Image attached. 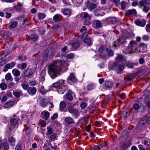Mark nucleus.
I'll list each match as a JSON object with an SVG mask.
<instances>
[{"label": "nucleus", "instance_id": "obj_11", "mask_svg": "<svg viewBox=\"0 0 150 150\" xmlns=\"http://www.w3.org/2000/svg\"><path fill=\"white\" fill-rule=\"evenodd\" d=\"M117 67V69H116L115 71H116L117 73L119 74H121L123 71L124 69V66L121 64H119L118 63Z\"/></svg>", "mask_w": 150, "mask_h": 150}, {"label": "nucleus", "instance_id": "obj_15", "mask_svg": "<svg viewBox=\"0 0 150 150\" xmlns=\"http://www.w3.org/2000/svg\"><path fill=\"white\" fill-rule=\"evenodd\" d=\"M38 37L37 35L35 34H31L28 37L26 40H32L33 42L36 41L38 40Z\"/></svg>", "mask_w": 150, "mask_h": 150}, {"label": "nucleus", "instance_id": "obj_25", "mask_svg": "<svg viewBox=\"0 0 150 150\" xmlns=\"http://www.w3.org/2000/svg\"><path fill=\"white\" fill-rule=\"evenodd\" d=\"M12 72L13 75L16 77L19 76L20 75L21 73L19 70L16 69H13L12 70Z\"/></svg>", "mask_w": 150, "mask_h": 150}, {"label": "nucleus", "instance_id": "obj_57", "mask_svg": "<svg viewBox=\"0 0 150 150\" xmlns=\"http://www.w3.org/2000/svg\"><path fill=\"white\" fill-rule=\"evenodd\" d=\"M58 115L57 113H54L53 116L51 117L52 120H54L56 119L58 117Z\"/></svg>", "mask_w": 150, "mask_h": 150}, {"label": "nucleus", "instance_id": "obj_59", "mask_svg": "<svg viewBox=\"0 0 150 150\" xmlns=\"http://www.w3.org/2000/svg\"><path fill=\"white\" fill-rule=\"evenodd\" d=\"M3 37L5 40H7L9 36L7 33H5L3 35Z\"/></svg>", "mask_w": 150, "mask_h": 150}, {"label": "nucleus", "instance_id": "obj_50", "mask_svg": "<svg viewBox=\"0 0 150 150\" xmlns=\"http://www.w3.org/2000/svg\"><path fill=\"white\" fill-rule=\"evenodd\" d=\"M79 45V43L78 41H76L73 42L72 44V47L74 48H77Z\"/></svg>", "mask_w": 150, "mask_h": 150}, {"label": "nucleus", "instance_id": "obj_13", "mask_svg": "<svg viewBox=\"0 0 150 150\" xmlns=\"http://www.w3.org/2000/svg\"><path fill=\"white\" fill-rule=\"evenodd\" d=\"M64 85L63 80H61L53 84L52 86L54 88H59L62 87V85Z\"/></svg>", "mask_w": 150, "mask_h": 150}, {"label": "nucleus", "instance_id": "obj_35", "mask_svg": "<svg viewBox=\"0 0 150 150\" xmlns=\"http://www.w3.org/2000/svg\"><path fill=\"white\" fill-rule=\"evenodd\" d=\"M5 79L6 80H12L13 78L11 74L10 73H8L5 76Z\"/></svg>", "mask_w": 150, "mask_h": 150}, {"label": "nucleus", "instance_id": "obj_61", "mask_svg": "<svg viewBox=\"0 0 150 150\" xmlns=\"http://www.w3.org/2000/svg\"><path fill=\"white\" fill-rule=\"evenodd\" d=\"M3 146L4 148V150H8V146L7 143H3Z\"/></svg>", "mask_w": 150, "mask_h": 150}, {"label": "nucleus", "instance_id": "obj_28", "mask_svg": "<svg viewBox=\"0 0 150 150\" xmlns=\"http://www.w3.org/2000/svg\"><path fill=\"white\" fill-rule=\"evenodd\" d=\"M18 120H19V118L18 117L16 118H11L10 120L11 123L15 126L18 122Z\"/></svg>", "mask_w": 150, "mask_h": 150}, {"label": "nucleus", "instance_id": "obj_46", "mask_svg": "<svg viewBox=\"0 0 150 150\" xmlns=\"http://www.w3.org/2000/svg\"><path fill=\"white\" fill-rule=\"evenodd\" d=\"M100 57L103 59L104 60H106L109 58L107 57L106 55L103 53H102L100 54Z\"/></svg>", "mask_w": 150, "mask_h": 150}, {"label": "nucleus", "instance_id": "obj_33", "mask_svg": "<svg viewBox=\"0 0 150 150\" xmlns=\"http://www.w3.org/2000/svg\"><path fill=\"white\" fill-rule=\"evenodd\" d=\"M96 4L93 3H90V5L88 7V8L90 11L94 10L96 7Z\"/></svg>", "mask_w": 150, "mask_h": 150}, {"label": "nucleus", "instance_id": "obj_27", "mask_svg": "<svg viewBox=\"0 0 150 150\" xmlns=\"http://www.w3.org/2000/svg\"><path fill=\"white\" fill-rule=\"evenodd\" d=\"M72 11L69 8H66L65 9L63 12V13L66 15H69L71 14Z\"/></svg>", "mask_w": 150, "mask_h": 150}, {"label": "nucleus", "instance_id": "obj_44", "mask_svg": "<svg viewBox=\"0 0 150 150\" xmlns=\"http://www.w3.org/2000/svg\"><path fill=\"white\" fill-rule=\"evenodd\" d=\"M127 3L125 1H122L120 4L121 8L122 10H124L126 8Z\"/></svg>", "mask_w": 150, "mask_h": 150}, {"label": "nucleus", "instance_id": "obj_47", "mask_svg": "<svg viewBox=\"0 0 150 150\" xmlns=\"http://www.w3.org/2000/svg\"><path fill=\"white\" fill-rule=\"evenodd\" d=\"M91 17H88V19H86L84 22V24L85 25H88L90 24L91 23Z\"/></svg>", "mask_w": 150, "mask_h": 150}, {"label": "nucleus", "instance_id": "obj_21", "mask_svg": "<svg viewBox=\"0 0 150 150\" xmlns=\"http://www.w3.org/2000/svg\"><path fill=\"white\" fill-rule=\"evenodd\" d=\"M72 92L71 90H69L66 95L67 98L69 101H71L73 99V97L71 95Z\"/></svg>", "mask_w": 150, "mask_h": 150}, {"label": "nucleus", "instance_id": "obj_56", "mask_svg": "<svg viewBox=\"0 0 150 150\" xmlns=\"http://www.w3.org/2000/svg\"><path fill=\"white\" fill-rule=\"evenodd\" d=\"M22 6V4L20 2L18 3L17 5L14 6V8L18 10V7H20Z\"/></svg>", "mask_w": 150, "mask_h": 150}, {"label": "nucleus", "instance_id": "obj_53", "mask_svg": "<svg viewBox=\"0 0 150 150\" xmlns=\"http://www.w3.org/2000/svg\"><path fill=\"white\" fill-rule=\"evenodd\" d=\"M74 55L72 53H70L67 54L66 56V57L67 58L69 59H72L74 58Z\"/></svg>", "mask_w": 150, "mask_h": 150}, {"label": "nucleus", "instance_id": "obj_36", "mask_svg": "<svg viewBox=\"0 0 150 150\" xmlns=\"http://www.w3.org/2000/svg\"><path fill=\"white\" fill-rule=\"evenodd\" d=\"M38 19L40 20H43L45 17L46 15L43 13H39L38 14Z\"/></svg>", "mask_w": 150, "mask_h": 150}, {"label": "nucleus", "instance_id": "obj_23", "mask_svg": "<svg viewBox=\"0 0 150 150\" xmlns=\"http://www.w3.org/2000/svg\"><path fill=\"white\" fill-rule=\"evenodd\" d=\"M65 121L66 123L69 125L73 124L74 122V120L70 117H67L66 118Z\"/></svg>", "mask_w": 150, "mask_h": 150}, {"label": "nucleus", "instance_id": "obj_63", "mask_svg": "<svg viewBox=\"0 0 150 150\" xmlns=\"http://www.w3.org/2000/svg\"><path fill=\"white\" fill-rule=\"evenodd\" d=\"M7 100V98L6 96H4L2 98L1 102L3 103L5 102Z\"/></svg>", "mask_w": 150, "mask_h": 150}, {"label": "nucleus", "instance_id": "obj_34", "mask_svg": "<svg viewBox=\"0 0 150 150\" xmlns=\"http://www.w3.org/2000/svg\"><path fill=\"white\" fill-rule=\"evenodd\" d=\"M84 42L87 44L88 46H90L91 45V39L90 38H86L83 40Z\"/></svg>", "mask_w": 150, "mask_h": 150}, {"label": "nucleus", "instance_id": "obj_8", "mask_svg": "<svg viewBox=\"0 0 150 150\" xmlns=\"http://www.w3.org/2000/svg\"><path fill=\"white\" fill-rule=\"evenodd\" d=\"M37 89L35 87H29L27 90L28 93L31 96H33L35 94L36 92Z\"/></svg>", "mask_w": 150, "mask_h": 150}, {"label": "nucleus", "instance_id": "obj_9", "mask_svg": "<svg viewBox=\"0 0 150 150\" xmlns=\"http://www.w3.org/2000/svg\"><path fill=\"white\" fill-rule=\"evenodd\" d=\"M118 64V63L116 62L113 63H110L109 64L108 69L110 70H113L115 71L117 69Z\"/></svg>", "mask_w": 150, "mask_h": 150}, {"label": "nucleus", "instance_id": "obj_1", "mask_svg": "<svg viewBox=\"0 0 150 150\" xmlns=\"http://www.w3.org/2000/svg\"><path fill=\"white\" fill-rule=\"evenodd\" d=\"M64 64H63L60 61H58L51 64L48 66V73L51 77L54 79L57 76V74H60L59 73L62 70V67Z\"/></svg>", "mask_w": 150, "mask_h": 150}, {"label": "nucleus", "instance_id": "obj_52", "mask_svg": "<svg viewBox=\"0 0 150 150\" xmlns=\"http://www.w3.org/2000/svg\"><path fill=\"white\" fill-rule=\"evenodd\" d=\"M129 115V113L128 111H124L123 112L122 115V116L125 117L128 116Z\"/></svg>", "mask_w": 150, "mask_h": 150}, {"label": "nucleus", "instance_id": "obj_40", "mask_svg": "<svg viewBox=\"0 0 150 150\" xmlns=\"http://www.w3.org/2000/svg\"><path fill=\"white\" fill-rule=\"evenodd\" d=\"M145 123H146V122H145L144 120L143 119H142L138 123V126L139 127H141L144 125Z\"/></svg>", "mask_w": 150, "mask_h": 150}, {"label": "nucleus", "instance_id": "obj_7", "mask_svg": "<svg viewBox=\"0 0 150 150\" xmlns=\"http://www.w3.org/2000/svg\"><path fill=\"white\" fill-rule=\"evenodd\" d=\"M53 55V53L46 51L44 54L43 58L46 61L52 57Z\"/></svg>", "mask_w": 150, "mask_h": 150}, {"label": "nucleus", "instance_id": "obj_39", "mask_svg": "<svg viewBox=\"0 0 150 150\" xmlns=\"http://www.w3.org/2000/svg\"><path fill=\"white\" fill-rule=\"evenodd\" d=\"M66 106V104L65 102L64 101H62L59 104V108L60 109H62L65 108Z\"/></svg>", "mask_w": 150, "mask_h": 150}, {"label": "nucleus", "instance_id": "obj_18", "mask_svg": "<svg viewBox=\"0 0 150 150\" xmlns=\"http://www.w3.org/2000/svg\"><path fill=\"white\" fill-rule=\"evenodd\" d=\"M94 26H96L97 28H99L101 26L102 23L99 20H94L93 23Z\"/></svg>", "mask_w": 150, "mask_h": 150}, {"label": "nucleus", "instance_id": "obj_48", "mask_svg": "<svg viewBox=\"0 0 150 150\" xmlns=\"http://www.w3.org/2000/svg\"><path fill=\"white\" fill-rule=\"evenodd\" d=\"M142 38L144 41H148L150 37L146 35H144L142 36Z\"/></svg>", "mask_w": 150, "mask_h": 150}, {"label": "nucleus", "instance_id": "obj_10", "mask_svg": "<svg viewBox=\"0 0 150 150\" xmlns=\"http://www.w3.org/2000/svg\"><path fill=\"white\" fill-rule=\"evenodd\" d=\"M67 80H70L74 83L78 81V80L75 76L74 74L72 73H70L69 76L67 79Z\"/></svg>", "mask_w": 150, "mask_h": 150}, {"label": "nucleus", "instance_id": "obj_31", "mask_svg": "<svg viewBox=\"0 0 150 150\" xmlns=\"http://www.w3.org/2000/svg\"><path fill=\"white\" fill-rule=\"evenodd\" d=\"M39 92L42 95L45 94L47 92V91H46L44 89L43 86H42L39 89Z\"/></svg>", "mask_w": 150, "mask_h": 150}, {"label": "nucleus", "instance_id": "obj_55", "mask_svg": "<svg viewBox=\"0 0 150 150\" xmlns=\"http://www.w3.org/2000/svg\"><path fill=\"white\" fill-rule=\"evenodd\" d=\"M57 134L56 133H54L52 134H51V135L50 136V139L51 141H53L54 140V139L56 137V136Z\"/></svg>", "mask_w": 150, "mask_h": 150}, {"label": "nucleus", "instance_id": "obj_51", "mask_svg": "<svg viewBox=\"0 0 150 150\" xmlns=\"http://www.w3.org/2000/svg\"><path fill=\"white\" fill-rule=\"evenodd\" d=\"M18 67L19 68H20V66H21V69H25L27 66L26 64L25 63H23L21 65L20 64H18Z\"/></svg>", "mask_w": 150, "mask_h": 150}, {"label": "nucleus", "instance_id": "obj_45", "mask_svg": "<svg viewBox=\"0 0 150 150\" xmlns=\"http://www.w3.org/2000/svg\"><path fill=\"white\" fill-rule=\"evenodd\" d=\"M94 88V86L92 84H90L87 86V89L88 91H91Z\"/></svg>", "mask_w": 150, "mask_h": 150}, {"label": "nucleus", "instance_id": "obj_37", "mask_svg": "<svg viewBox=\"0 0 150 150\" xmlns=\"http://www.w3.org/2000/svg\"><path fill=\"white\" fill-rule=\"evenodd\" d=\"M113 83L110 81H107L105 84V86L108 88H111L112 86Z\"/></svg>", "mask_w": 150, "mask_h": 150}, {"label": "nucleus", "instance_id": "obj_29", "mask_svg": "<svg viewBox=\"0 0 150 150\" xmlns=\"http://www.w3.org/2000/svg\"><path fill=\"white\" fill-rule=\"evenodd\" d=\"M47 132L46 134L47 136L52 134L53 133L52 129L50 126H47Z\"/></svg>", "mask_w": 150, "mask_h": 150}, {"label": "nucleus", "instance_id": "obj_17", "mask_svg": "<svg viewBox=\"0 0 150 150\" xmlns=\"http://www.w3.org/2000/svg\"><path fill=\"white\" fill-rule=\"evenodd\" d=\"M18 24V23L16 21H12L9 23L8 27L9 28L12 29L16 28Z\"/></svg>", "mask_w": 150, "mask_h": 150}, {"label": "nucleus", "instance_id": "obj_41", "mask_svg": "<svg viewBox=\"0 0 150 150\" xmlns=\"http://www.w3.org/2000/svg\"><path fill=\"white\" fill-rule=\"evenodd\" d=\"M45 98H42L40 101V104L43 107H44L46 105L47 103L45 102Z\"/></svg>", "mask_w": 150, "mask_h": 150}, {"label": "nucleus", "instance_id": "obj_38", "mask_svg": "<svg viewBox=\"0 0 150 150\" xmlns=\"http://www.w3.org/2000/svg\"><path fill=\"white\" fill-rule=\"evenodd\" d=\"M127 53H131V40L129 42V44L127 46Z\"/></svg>", "mask_w": 150, "mask_h": 150}, {"label": "nucleus", "instance_id": "obj_6", "mask_svg": "<svg viewBox=\"0 0 150 150\" xmlns=\"http://www.w3.org/2000/svg\"><path fill=\"white\" fill-rule=\"evenodd\" d=\"M130 132V130L129 129L125 130L123 132L120 136V139L121 140H123L124 138L125 140L128 139Z\"/></svg>", "mask_w": 150, "mask_h": 150}, {"label": "nucleus", "instance_id": "obj_58", "mask_svg": "<svg viewBox=\"0 0 150 150\" xmlns=\"http://www.w3.org/2000/svg\"><path fill=\"white\" fill-rule=\"evenodd\" d=\"M82 14H83V18H88V17H91L90 15L88 14L86 12H84L82 13Z\"/></svg>", "mask_w": 150, "mask_h": 150}, {"label": "nucleus", "instance_id": "obj_32", "mask_svg": "<svg viewBox=\"0 0 150 150\" xmlns=\"http://www.w3.org/2000/svg\"><path fill=\"white\" fill-rule=\"evenodd\" d=\"M13 94L17 98L20 97V95L22 96L23 95L22 92L21 91H19L13 92Z\"/></svg>", "mask_w": 150, "mask_h": 150}, {"label": "nucleus", "instance_id": "obj_19", "mask_svg": "<svg viewBox=\"0 0 150 150\" xmlns=\"http://www.w3.org/2000/svg\"><path fill=\"white\" fill-rule=\"evenodd\" d=\"M45 76L46 71L45 70H43L42 71V72L40 75V81L43 82L45 81Z\"/></svg>", "mask_w": 150, "mask_h": 150}, {"label": "nucleus", "instance_id": "obj_2", "mask_svg": "<svg viewBox=\"0 0 150 150\" xmlns=\"http://www.w3.org/2000/svg\"><path fill=\"white\" fill-rule=\"evenodd\" d=\"M138 45L134 41H132V53L135 52L137 53H144L147 47V45L144 43L142 42L140 44V46L138 48Z\"/></svg>", "mask_w": 150, "mask_h": 150}, {"label": "nucleus", "instance_id": "obj_42", "mask_svg": "<svg viewBox=\"0 0 150 150\" xmlns=\"http://www.w3.org/2000/svg\"><path fill=\"white\" fill-rule=\"evenodd\" d=\"M7 87V85L4 83H1L0 84V88L3 90L6 89Z\"/></svg>", "mask_w": 150, "mask_h": 150}, {"label": "nucleus", "instance_id": "obj_49", "mask_svg": "<svg viewBox=\"0 0 150 150\" xmlns=\"http://www.w3.org/2000/svg\"><path fill=\"white\" fill-rule=\"evenodd\" d=\"M142 119L146 123L150 120V117L147 115H145Z\"/></svg>", "mask_w": 150, "mask_h": 150}, {"label": "nucleus", "instance_id": "obj_12", "mask_svg": "<svg viewBox=\"0 0 150 150\" xmlns=\"http://www.w3.org/2000/svg\"><path fill=\"white\" fill-rule=\"evenodd\" d=\"M139 4L141 7L146 6L150 4V0H141L139 2Z\"/></svg>", "mask_w": 150, "mask_h": 150}, {"label": "nucleus", "instance_id": "obj_4", "mask_svg": "<svg viewBox=\"0 0 150 150\" xmlns=\"http://www.w3.org/2000/svg\"><path fill=\"white\" fill-rule=\"evenodd\" d=\"M126 42V41L124 40V39L121 36L117 40L113 42V46L116 47L120 46Z\"/></svg>", "mask_w": 150, "mask_h": 150}, {"label": "nucleus", "instance_id": "obj_20", "mask_svg": "<svg viewBox=\"0 0 150 150\" xmlns=\"http://www.w3.org/2000/svg\"><path fill=\"white\" fill-rule=\"evenodd\" d=\"M14 103L13 101H10L5 103L4 105V107L6 108L11 107L14 105Z\"/></svg>", "mask_w": 150, "mask_h": 150}, {"label": "nucleus", "instance_id": "obj_26", "mask_svg": "<svg viewBox=\"0 0 150 150\" xmlns=\"http://www.w3.org/2000/svg\"><path fill=\"white\" fill-rule=\"evenodd\" d=\"M62 16L58 14H56L53 17V20L55 22L59 21L61 19Z\"/></svg>", "mask_w": 150, "mask_h": 150}, {"label": "nucleus", "instance_id": "obj_3", "mask_svg": "<svg viewBox=\"0 0 150 150\" xmlns=\"http://www.w3.org/2000/svg\"><path fill=\"white\" fill-rule=\"evenodd\" d=\"M68 110L70 113L74 115L75 118H77L79 116V114L78 110L72 106H69L68 108Z\"/></svg>", "mask_w": 150, "mask_h": 150}, {"label": "nucleus", "instance_id": "obj_24", "mask_svg": "<svg viewBox=\"0 0 150 150\" xmlns=\"http://www.w3.org/2000/svg\"><path fill=\"white\" fill-rule=\"evenodd\" d=\"M105 51L108 53V56L109 57H112L113 56L114 52L109 48H107L105 49Z\"/></svg>", "mask_w": 150, "mask_h": 150}, {"label": "nucleus", "instance_id": "obj_30", "mask_svg": "<svg viewBox=\"0 0 150 150\" xmlns=\"http://www.w3.org/2000/svg\"><path fill=\"white\" fill-rule=\"evenodd\" d=\"M121 36H122L124 39L126 38H129L130 36V34L127 31L125 30L124 31V33H123V35Z\"/></svg>", "mask_w": 150, "mask_h": 150}, {"label": "nucleus", "instance_id": "obj_64", "mask_svg": "<svg viewBox=\"0 0 150 150\" xmlns=\"http://www.w3.org/2000/svg\"><path fill=\"white\" fill-rule=\"evenodd\" d=\"M120 0H113V2L116 6H118L120 4Z\"/></svg>", "mask_w": 150, "mask_h": 150}, {"label": "nucleus", "instance_id": "obj_60", "mask_svg": "<svg viewBox=\"0 0 150 150\" xmlns=\"http://www.w3.org/2000/svg\"><path fill=\"white\" fill-rule=\"evenodd\" d=\"M21 145L20 144H18L15 148V150H21Z\"/></svg>", "mask_w": 150, "mask_h": 150}, {"label": "nucleus", "instance_id": "obj_43", "mask_svg": "<svg viewBox=\"0 0 150 150\" xmlns=\"http://www.w3.org/2000/svg\"><path fill=\"white\" fill-rule=\"evenodd\" d=\"M150 9L149 6H144L142 10L144 13H147Z\"/></svg>", "mask_w": 150, "mask_h": 150}, {"label": "nucleus", "instance_id": "obj_14", "mask_svg": "<svg viewBox=\"0 0 150 150\" xmlns=\"http://www.w3.org/2000/svg\"><path fill=\"white\" fill-rule=\"evenodd\" d=\"M107 21L110 23L115 24L117 22L116 18L115 17H109L106 19Z\"/></svg>", "mask_w": 150, "mask_h": 150}, {"label": "nucleus", "instance_id": "obj_54", "mask_svg": "<svg viewBox=\"0 0 150 150\" xmlns=\"http://www.w3.org/2000/svg\"><path fill=\"white\" fill-rule=\"evenodd\" d=\"M21 86L25 90H27L29 86L28 85L23 83L21 84Z\"/></svg>", "mask_w": 150, "mask_h": 150}, {"label": "nucleus", "instance_id": "obj_5", "mask_svg": "<svg viewBox=\"0 0 150 150\" xmlns=\"http://www.w3.org/2000/svg\"><path fill=\"white\" fill-rule=\"evenodd\" d=\"M146 20L144 19H137L134 21V23L137 26L144 27L146 24Z\"/></svg>", "mask_w": 150, "mask_h": 150}, {"label": "nucleus", "instance_id": "obj_22", "mask_svg": "<svg viewBox=\"0 0 150 150\" xmlns=\"http://www.w3.org/2000/svg\"><path fill=\"white\" fill-rule=\"evenodd\" d=\"M42 115L44 114V117H43V118L45 120H47L49 117L50 116L49 112L46 111H43L41 113Z\"/></svg>", "mask_w": 150, "mask_h": 150}, {"label": "nucleus", "instance_id": "obj_16", "mask_svg": "<svg viewBox=\"0 0 150 150\" xmlns=\"http://www.w3.org/2000/svg\"><path fill=\"white\" fill-rule=\"evenodd\" d=\"M33 72L31 69H27L25 71L24 75L25 77H29L30 76L33 74Z\"/></svg>", "mask_w": 150, "mask_h": 150}, {"label": "nucleus", "instance_id": "obj_62", "mask_svg": "<svg viewBox=\"0 0 150 150\" xmlns=\"http://www.w3.org/2000/svg\"><path fill=\"white\" fill-rule=\"evenodd\" d=\"M87 106V104L86 103H82L80 105V106L82 109L85 108Z\"/></svg>", "mask_w": 150, "mask_h": 150}]
</instances>
